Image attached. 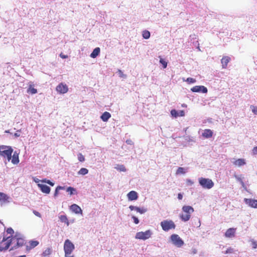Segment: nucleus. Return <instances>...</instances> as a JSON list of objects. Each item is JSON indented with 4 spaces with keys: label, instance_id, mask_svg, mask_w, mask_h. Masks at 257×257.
I'll list each match as a JSON object with an SVG mask.
<instances>
[{
    "label": "nucleus",
    "instance_id": "26",
    "mask_svg": "<svg viewBox=\"0 0 257 257\" xmlns=\"http://www.w3.org/2000/svg\"><path fill=\"white\" fill-rule=\"evenodd\" d=\"M27 93L34 94L37 93V90L34 87L33 85H30L29 88L27 89Z\"/></svg>",
    "mask_w": 257,
    "mask_h": 257
},
{
    "label": "nucleus",
    "instance_id": "51",
    "mask_svg": "<svg viewBox=\"0 0 257 257\" xmlns=\"http://www.w3.org/2000/svg\"><path fill=\"white\" fill-rule=\"evenodd\" d=\"M60 57H61L63 59H64V58H67L68 57V56L67 55H63L62 53H61L60 54Z\"/></svg>",
    "mask_w": 257,
    "mask_h": 257
},
{
    "label": "nucleus",
    "instance_id": "55",
    "mask_svg": "<svg viewBox=\"0 0 257 257\" xmlns=\"http://www.w3.org/2000/svg\"><path fill=\"white\" fill-rule=\"evenodd\" d=\"M39 181V180H36V181H35V182H38Z\"/></svg>",
    "mask_w": 257,
    "mask_h": 257
},
{
    "label": "nucleus",
    "instance_id": "34",
    "mask_svg": "<svg viewBox=\"0 0 257 257\" xmlns=\"http://www.w3.org/2000/svg\"><path fill=\"white\" fill-rule=\"evenodd\" d=\"M171 114L173 116H174L175 117H177L179 116V113L175 109H172L171 111Z\"/></svg>",
    "mask_w": 257,
    "mask_h": 257
},
{
    "label": "nucleus",
    "instance_id": "19",
    "mask_svg": "<svg viewBox=\"0 0 257 257\" xmlns=\"http://www.w3.org/2000/svg\"><path fill=\"white\" fill-rule=\"evenodd\" d=\"M71 210L76 214H82V211L81 208L77 204H73L70 206Z\"/></svg>",
    "mask_w": 257,
    "mask_h": 257
},
{
    "label": "nucleus",
    "instance_id": "15",
    "mask_svg": "<svg viewBox=\"0 0 257 257\" xmlns=\"http://www.w3.org/2000/svg\"><path fill=\"white\" fill-rule=\"evenodd\" d=\"M38 186L44 193L49 194L50 192V188L46 185L38 184Z\"/></svg>",
    "mask_w": 257,
    "mask_h": 257
},
{
    "label": "nucleus",
    "instance_id": "33",
    "mask_svg": "<svg viewBox=\"0 0 257 257\" xmlns=\"http://www.w3.org/2000/svg\"><path fill=\"white\" fill-rule=\"evenodd\" d=\"M77 157H78V159L80 162H83L85 161V158H84V156L81 153H79L77 155Z\"/></svg>",
    "mask_w": 257,
    "mask_h": 257
},
{
    "label": "nucleus",
    "instance_id": "38",
    "mask_svg": "<svg viewBox=\"0 0 257 257\" xmlns=\"http://www.w3.org/2000/svg\"><path fill=\"white\" fill-rule=\"evenodd\" d=\"M186 81L189 83H194L196 82V80L193 78L189 77L187 78Z\"/></svg>",
    "mask_w": 257,
    "mask_h": 257
},
{
    "label": "nucleus",
    "instance_id": "9",
    "mask_svg": "<svg viewBox=\"0 0 257 257\" xmlns=\"http://www.w3.org/2000/svg\"><path fill=\"white\" fill-rule=\"evenodd\" d=\"M171 240L172 243L176 246L180 247L184 244L183 240L176 234H173L171 236Z\"/></svg>",
    "mask_w": 257,
    "mask_h": 257
},
{
    "label": "nucleus",
    "instance_id": "17",
    "mask_svg": "<svg viewBox=\"0 0 257 257\" xmlns=\"http://www.w3.org/2000/svg\"><path fill=\"white\" fill-rule=\"evenodd\" d=\"M129 200L133 201L137 200L138 198L137 193L135 191H130L127 195Z\"/></svg>",
    "mask_w": 257,
    "mask_h": 257
},
{
    "label": "nucleus",
    "instance_id": "43",
    "mask_svg": "<svg viewBox=\"0 0 257 257\" xmlns=\"http://www.w3.org/2000/svg\"><path fill=\"white\" fill-rule=\"evenodd\" d=\"M118 72L119 77H122V78L126 77V75L124 74L121 70H118Z\"/></svg>",
    "mask_w": 257,
    "mask_h": 257
},
{
    "label": "nucleus",
    "instance_id": "6",
    "mask_svg": "<svg viewBox=\"0 0 257 257\" xmlns=\"http://www.w3.org/2000/svg\"><path fill=\"white\" fill-rule=\"evenodd\" d=\"M160 224L162 229L165 231L174 229L176 227L175 223L172 220H164L161 222Z\"/></svg>",
    "mask_w": 257,
    "mask_h": 257
},
{
    "label": "nucleus",
    "instance_id": "13",
    "mask_svg": "<svg viewBox=\"0 0 257 257\" xmlns=\"http://www.w3.org/2000/svg\"><path fill=\"white\" fill-rule=\"evenodd\" d=\"M39 242L37 240H30L28 244L26 245V248L27 251H30L39 244Z\"/></svg>",
    "mask_w": 257,
    "mask_h": 257
},
{
    "label": "nucleus",
    "instance_id": "2",
    "mask_svg": "<svg viewBox=\"0 0 257 257\" xmlns=\"http://www.w3.org/2000/svg\"><path fill=\"white\" fill-rule=\"evenodd\" d=\"M13 152V149L11 146H0V156L7 158L9 162L11 160Z\"/></svg>",
    "mask_w": 257,
    "mask_h": 257
},
{
    "label": "nucleus",
    "instance_id": "44",
    "mask_svg": "<svg viewBox=\"0 0 257 257\" xmlns=\"http://www.w3.org/2000/svg\"><path fill=\"white\" fill-rule=\"evenodd\" d=\"M21 132V130H19L17 131V133H15L14 136L16 138L19 137L20 136V133Z\"/></svg>",
    "mask_w": 257,
    "mask_h": 257
},
{
    "label": "nucleus",
    "instance_id": "40",
    "mask_svg": "<svg viewBox=\"0 0 257 257\" xmlns=\"http://www.w3.org/2000/svg\"><path fill=\"white\" fill-rule=\"evenodd\" d=\"M41 182H44V183H46L49 184L50 185H51L52 186H54V184L53 182H52L51 181H50L49 180H47L46 179H44V180H42L41 181Z\"/></svg>",
    "mask_w": 257,
    "mask_h": 257
},
{
    "label": "nucleus",
    "instance_id": "28",
    "mask_svg": "<svg viewBox=\"0 0 257 257\" xmlns=\"http://www.w3.org/2000/svg\"><path fill=\"white\" fill-rule=\"evenodd\" d=\"M88 173V170L86 168H82L78 172V175H85Z\"/></svg>",
    "mask_w": 257,
    "mask_h": 257
},
{
    "label": "nucleus",
    "instance_id": "3",
    "mask_svg": "<svg viewBox=\"0 0 257 257\" xmlns=\"http://www.w3.org/2000/svg\"><path fill=\"white\" fill-rule=\"evenodd\" d=\"M182 210L184 213L180 215L182 221H187L191 217V214L194 212V208L191 206L185 205L183 206Z\"/></svg>",
    "mask_w": 257,
    "mask_h": 257
},
{
    "label": "nucleus",
    "instance_id": "10",
    "mask_svg": "<svg viewBox=\"0 0 257 257\" xmlns=\"http://www.w3.org/2000/svg\"><path fill=\"white\" fill-rule=\"evenodd\" d=\"M56 91L59 93H66L68 91V88L67 85L66 84H64L63 83H60L57 87H56Z\"/></svg>",
    "mask_w": 257,
    "mask_h": 257
},
{
    "label": "nucleus",
    "instance_id": "48",
    "mask_svg": "<svg viewBox=\"0 0 257 257\" xmlns=\"http://www.w3.org/2000/svg\"><path fill=\"white\" fill-rule=\"evenodd\" d=\"M179 113V116H184L185 115V112L183 110H180L179 112H178Z\"/></svg>",
    "mask_w": 257,
    "mask_h": 257
},
{
    "label": "nucleus",
    "instance_id": "20",
    "mask_svg": "<svg viewBox=\"0 0 257 257\" xmlns=\"http://www.w3.org/2000/svg\"><path fill=\"white\" fill-rule=\"evenodd\" d=\"M12 163L13 164H18L19 163V153L15 151L12 156Z\"/></svg>",
    "mask_w": 257,
    "mask_h": 257
},
{
    "label": "nucleus",
    "instance_id": "12",
    "mask_svg": "<svg viewBox=\"0 0 257 257\" xmlns=\"http://www.w3.org/2000/svg\"><path fill=\"white\" fill-rule=\"evenodd\" d=\"M192 92H202L204 93L207 92V89L204 86H195L191 89Z\"/></svg>",
    "mask_w": 257,
    "mask_h": 257
},
{
    "label": "nucleus",
    "instance_id": "14",
    "mask_svg": "<svg viewBox=\"0 0 257 257\" xmlns=\"http://www.w3.org/2000/svg\"><path fill=\"white\" fill-rule=\"evenodd\" d=\"M235 228H229L226 231L225 236L227 238H232L235 236L236 232Z\"/></svg>",
    "mask_w": 257,
    "mask_h": 257
},
{
    "label": "nucleus",
    "instance_id": "29",
    "mask_svg": "<svg viewBox=\"0 0 257 257\" xmlns=\"http://www.w3.org/2000/svg\"><path fill=\"white\" fill-rule=\"evenodd\" d=\"M115 169L117 170L121 171V172H125L126 171V169L125 166L123 165H117V166L115 167Z\"/></svg>",
    "mask_w": 257,
    "mask_h": 257
},
{
    "label": "nucleus",
    "instance_id": "23",
    "mask_svg": "<svg viewBox=\"0 0 257 257\" xmlns=\"http://www.w3.org/2000/svg\"><path fill=\"white\" fill-rule=\"evenodd\" d=\"M111 117V114L109 112L105 111L102 113L100 116L101 119L104 122L107 121L108 119Z\"/></svg>",
    "mask_w": 257,
    "mask_h": 257
},
{
    "label": "nucleus",
    "instance_id": "18",
    "mask_svg": "<svg viewBox=\"0 0 257 257\" xmlns=\"http://www.w3.org/2000/svg\"><path fill=\"white\" fill-rule=\"evenodd\" d=\"M231 59L228 56H224L221 60L222 68H226L228 63L230 62Z\"/></svg>",
    "mask_w": 257,
    "mask_h": 257
},
{
    "label": "nucleus",
    "instance_id": "46",
    "mask_svg": "<svg viewBox=\"0 0 257 257\" xmlns=\"http://www.w3.org/2000/svg\"><path fill=\"white\" fill-rule=\"evenodd\" d=\"M132 218H133V219L134 220V223L135 224H138L139 223V219H138V218L137 217H136V216H133L132 217Z\"/></svg>",
    "mask_w": 257,
    "mask_h": 257
},
{
    "label": "nucleus",
    "instance_id": "56",
    "mask_svg": "<svg viewBox=\"0 0 257 257\" xmlns=\"http://www.w3.org/2000/svg\"><path fill=\"white\" fill-rule=\"evenodd\" d=\"M39 181V180H36V181H35V182H38Z\"/></svg>",
    "mask_w": 257,
    "mask_h": 257
},
{
    "label": "nucleus",
    "instance_id": "25",
    "mask_svg": "<svg viewBox=\"0 0 257 257\" xmlns=\"http://www.w3.org/2000/svg\"><path fill=\"white\" fill-rule=\"evenodd\" d=\"M129 208L131 210H135L136 211H137L138 212H140L141 214H143V213H145L146 211V209H141V208H139L138 207L134 206H132V205L130 206Z\"/></svg>",
    "mask_w": 257,
    "mask_h": 257
},
{
    "label": "nucleus",
    "instance_id": "42",
    "mask_svg": "<svg viewBox=\"0 0 257 257\" xmlns=\"http://www.w3.org/2000/svg\"><path fill=\"white\" fill-rule=\"evenodd\" d=\"M233 252V249L231 247H229L224 252L225 254L231 253Z\"/></svg>",
    "mask_w": 257,
    "mask_h": 257
},
{
    "label": "nucleus",
    "instance_id": "30",
    "mask_svg": "<svg viewBox=\"0 0 257 257\" xmlns=\"http://www.w3.org/2000/svg\"><path fill=\"white\" fill-rule=\"evenodd\" d=\"M143 37L144 39H148L150 37V33L147 30L144 31L143 32Z\"/></svg>",
    "mask_w": 257,
    "mask_h": 257
},
{
    "label": "nucleus",
    "instance_id": "11",
    "mask_svg": "<svg viewBox=\"0 0 257 257\" xmlns=\"http://www.w3.org/2000/svg\"><path fill=\"white\" fill-rule=\"evenodd\" d=\"M244 201L245 204L248 205L249 206L252 208H257V200L244 198Z\"/></svg>",
    "mask_w": 257,
    "mask_h": 257
},
{
    "label": "nucleus",
    "instance_id": "22",
    "mask_svg": "<svg viewBox=\"0 0 257 257\" xmlns=\"http://www.w3.org/2000/svg\"><path fill=\"white\" fill-rule=\"evenodd\" d=\"M213 132L211 130L205 129L202 133V136L205 138H209L212 137Z\"/></svg>",
    "mask_w": 257,
    "mask_h": 257
},
{
    "label": "nucleus",
    "instance_id": "45",
    "mask_svg": "<svg viewBox=\"0 0 257 257\" xmlns=\"http://www.w3.org/2000/svg\"><path fill=\"white\" fill-rule=\"evenodd\" d=\"M252 111L255 114L257 115V107L252 106Z\"/></svg>",
    "mask_w": 257,
    "mask_h": 257
},
{
    "label": "nucleus",
    "instance_id": "41",
    "mask_svg": "<svg viewBox=\"0 0 257 257\" xmlns=\"http://www.w3.org/2000/svg\"><path fill=\"white\" fill-rule=\"evenodd\" d=\"M6 231H7V233L11 234V235H13L14 233V231L13 229V228H12L11 227L8 228L7 229Z\"/></svg>",
    "mask_w": 257,
    "mask_h": 257
},
{
    "label": "nucleus",
    "instance_id": "5",
    "mask_svg": "<svg viewBox=\"0 0 257 257\" xmlns=\"http://www.w3.org/2000/svg\"><path fill=\"white\" fill-rule=\"evenodd\" d=\"M199 184L204 189H210L214 186V183L211 179L201 177L198 179Z\"/></svg>",
    "mask_w": 257,
    "mask_h": 257
},
{
    "label": "nucleus",
    "instance_id": "16",
    "mask_svg": "<svg viewBox=\"0 0 257 257\" xmlns=\"http://www.w3.org/2000/svg\"><path fill=\"white\" fill-rule=\"evenodd\" d=\"M10 197H9L7 194L0 192V202L4 204L8 203L10 202L9 200Z\"/></svg>",
    "mask_w": 257,
    "mask_h": 257
},
{
    "label": "nucleus",
    "instance_id": "49",
    "mask_svg": "<svg viewBox=\"0 0 257 257\" xmlns=\"http://www.w3.org/2000/svg\"><path fill=\"white\" fill-rule=\"evenodd\" d=\"M187 183H188V185H192L194 183V182L190 179L187 180Z\"/></svg>",
    "mask_w": 257,
    "mask_h": 257
},
{
    "label": "nucleus",
    "instance_id": "32",
    "mask_svg": "<svg viewBox=\"0 0 257 257\" xmlns=\"http://www.w3.org/2000/svg\"><path fill=\"white\" fill-rule=\"evenodd\" d=\"M185 173V170L182 167H179L176 171V174H184Z\"/></svg>",
    "mask_w": 257,
    "mask_h": 257
},
{
    "label": "nucleus",
    "instance_id": "37",
    "mask_svg": "<svg viewBox=\"0 0 257 257\" xmlns=\"http://www.w3.org/2000/svg\"><path fill=\"white\" fill-rule=\"evenodd\" d=\"M75 191V189L71 187H69L67 189V191L70 193V195L73 194V192Z\"/></svg>",
    "mask_w": 257,
    "mask_h": 257
},
{
    "label": "nucleus",
    "instance_id": "54",
    "mask_svg": "<svg viewBox=\"0 0 257 257\" xmlns=\"http://www.w3.org/2000/svg\"><path fill=\"white\" fill-rule=\"evenodd\" d=\"M196 253V250L195 249L194 251H193V253Z\"/></svg>",
    "mask_w": 257,
    "mask_h": 257
},
{
    "label": "nucleus",
    "instance_id": "39",
    "mask_svg": "<svg viewBox=\"0 0 257 257\" xmlns=\"http://www.w3.org/2000/svg\"><path fill=\"white\" fill-rule=\"evenodd\" d=\"M51 250L50 248H47L46 249L43 253V255L46 256L47 255H49L51 253Z\"/></svg>",
    "mask_w": 257,
    "mask_h": 257
},
{
    "label": "nucleus",
    "instance_id": "50",
    "mask_svg": "<svg viewBox=\"0 0 257 257\" xmlns=\"http://www.w3.org/2000/svg\"><path fill=\"white\" fill-rule=\"evenodd\" d=\"M253 154L254 155L257 154V147H254L252 150Z\"/></svg>",
    "mask_w": 257,
    "mask_h": 257
},
{
    "label": "nucleus",
    "instance_id": "21",
    "mask_svg": "<svg viewBox=\"0 0 257 257\" xmlns=\"http://www.w3.org/2000/svg\"><path fill=\"white\" fill-rule=\"evenodd\" d=\"M233 164L236 166L240 167L245 165L246 162L245 160L243 159H238L234 161Z\"/></svg>",
    "mask_w": 257,
    "mask_h": 257
},
{
    "label": "nucleus",
    "instance_id": "4",
    "mask_svg": "<svg viewBox=\"0 0 257 257\" xmlns=\"http://www.w3.org/2000/svg\"><path fill=\"white\" fill-rule=\"evenodd\" d=\"M75 248L73 243L69 239H66L64 244L65 257H74L72 253Z\"/></svg>",
    "mask_w": 257,
    "mask_h": 257
},
{
    "label": "nucleus",
    "instance_id": "53",
    "mask_svg": "<svg viewBox=\"0 0 257 257\" xmlns=\"http://www.w3.org/2000/svg\"><path fill=\"white\" fill-rule=\"evenodd\" d=\"M5 133H8H8H10V131H9V130H6V131H5Z\"/></svg>",
    "mask_w": 257,
    "mask_h": 257
},
{
    "label": "nucleus",
    "instance_id": "8",
    "mask_svg": "<svg viewBox=\"0 0 257 257\" xmlns=\"http://www.w3.org/2000/svg\"><path fill=\"white\" fill-rule=\"evenodd\" d=\"M152 234L151 231L148 230L145 232L141 231L137 232L135 237L136 239L146 240L151 237Z\"/></svg>",
    "mask_w": 257,
    "mask_h": 257
},
{
    "label": "nucleus",
    "instance_id": "47",
    "mask_svg": "<svg viewBox=\"0 0 257 257\" xmlns=\"http://www.w3.org/2000/svg\"><path fill=\"white\" fill-rule=\"evenodd\" d=\"M33 213L36 216H38L39 217H41V214L39 212H38V211H37L36 210H33Z\"/></svg>",
    "mask_w": 257,
    "mask_h": 257
},
{
    "label": "nucleus",
    "instance_id": "27",
    "mask_svg": "<svg viewBox=\"0 0 257 257\" xmlns=\"http://www.w3.org/2000/svg\"><path fill=\"white\" fill-rule=\"evenodd\" d=\"M59 219L61 222L66 223L67 225H69V221L66 215H60L59 216Z\"/></svg>",
    "mask_w": 257,
    "mask_h": 257
},
{
    "label": "nucleus",
    "instance_id": "52",
    "mask_svg": "<svg viewBox=\"0 0 257 257\" xmlns=\"http://www.w3.org/2000/svg\"><path fill=\"white\" fill-rule=\"evenodd\" d=\"M178 198L179 199V200H182V198H183V195H182L181 193H179L178 194Z\"/></svg>",
    "mask_w": 257,
    "mask_h": 257
},
{
    "label": "nucleus",
    "instance_id": "1",
    "mask_svg": "<svg viewBox=\"0 0 257 257\" xmlns=\"http://www.w3.org/2000/svg\"><path fill=\"white\" fill-rule=\"evenodd\" d=\"M11 238L12 240L11 243L14 244L11 250L16 249L26 244V240L18 233H16L14 236L12 235Z\"/></svg>",
    "mask_w": 257,
    "mask_h": 257
},
{
    "label": "nucleus",
    "instance_id": "7",
    "mask_svg": "<svg viewBox=\"0 0 257 257\" xmlns=\"http://www.w3.org/2000/svg\"><path fill=\"white\" fill-rule=\"evenodd\" d=\"M12 240L11 236L4 237L2 240H0V251H5L7 250L10 245L12 244Z\"/></svg>",
    "mask_w": 257,
    "mask_h": 257
},
{
    "label": "nucleus",
    "instance_id": "31",
    "mask_svg": "<svg viewBox=\"0 0 257 257\" xmlns=\"http://www.w3.org/2000/svg\"><path fill=\"white\" fill-rule=\"evenodd\" d=\"M160 63L161 64H162L163 66V68H166L167 66V64H168V63L167 62H166L164 59H163V58H161V57L160 56Z\"/></svg>",
    "mask_w": 257,
    "mask_h": 257
},
{
    "label": "nucleus",
    "instance_id": "24",
    "mask_svg": "<svg viewBox=\"0 0 257 257\" xmlns=\"http://www.w3.org/2000/svg\"><path fill=\"white\" fill-rule=\"evenodd\" d=\"M100 49L99 47L95 48L90 54V57L93 58H96L100 53Z\"/></svg>",
    "mask_w": 257,
    "mask_h": 257
},
{
    "label": "nucleus",
    "instance_id": "35",
    "mask_svg": "<svg viewBox=\"0 0 257 257\" xmlns=\"http://www.w3.org/2000/svg\"><path fill=\"white\" fill-rule=\"evenodd\" d=\"M64 187L62 186H58L55 190V193H54V196L56 197L58 194L59 190L64 189Z\"/></svg>",
    "mask_w": 257,
    "mask_h": 257
},
{
    "label": "nucleus",
    "instance_id": "36",
    "mask_svg": "<svg viewBox=\"0 0 257 257\" xmlns=\"http://www.w3.org/2000/svg\"><path fill=\"white\" fill-rule=\"evenodd\" d=\"M250 242L252 248L255 249L257 247V242L254 239L250 240Z\"/></svg>",
    "mask_w": 257,
    "mask_h": 257
}]
</instances>
